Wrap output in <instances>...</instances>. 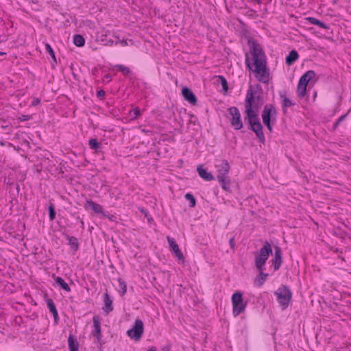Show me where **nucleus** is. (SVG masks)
Wrapping results in <instances>:
<instances>
[{"mask_svg": "<svg viewBox=\"0 0 351 351\" xmlns=\"http://www.w3.org/2000/svg\"><path fill=\"white\" fill-rule=\"evenodd\" d=\"M230 245H233V239H230Z\"/></svg>", "mask_w": 351, "mask_h": 351, "instance_id": "44", "label": "nucleus"}, {"mask_svg": "<svg viewBox=\"0 0 351 351\" xmlns=\"http://www.w3.org/2000/svg\"><path fill=\"white\" fill-rule=\"evenodd\" d=\"M114 67L121 71L124 75H128L130 71L129 68L123 64H117Z\"/></svg>", "mask_w": 351, "mask_h": 351, "instance_id": "29", "label": "nucleus"}, {"mask_svg": "<svg viewBox=\"0 0 351 351\" xmlns=\"http://www.w3.org/2000/svg\"><path fill=\"white\" fill-rule=\"evenodd\" d=\"M45 49L49 53L52 58L56 59L55 53L49 44H45Z\"/></svg>", "mask_w": 351, "mask_h": 351, "instance_id": "32", "label": "nucleus"}, {"mask_svg": "<svg viewBox=\"0 0 351 351\" xmlns=\"http://www.w3.org/2000/svg\"><path fill=\"white\" fill-rule=\"evenodd\" d=\"M91 335L94 338L95 343H100L102 335L101 330V320L98 315H95L93 317V330L91 331Z\"/></svg>", "mask_w": 351, "mask_h": 351, "instance_id": "11", "label": "nucleus"}, {"mask_svg": "<svg viewBox=\"0 0 351 351\" xmlns=\"http://www.w3.org/2000/svg\"><path fill=\"white\" fill-rule=\"evenodd\" d=\"M167 240L168 241L170 250L174 254V255L178 258V260L184 261V256L182 254V252L180 250L179 246L176 243L175 239L167 236Z\"/></svg>", "mask_w": 351, "mask_h": 351, "instance_id": "12", "label": "nucleus"}, {"mask_svg": "<svg viewBox=\"0 0 351 351\" xmlns=\"http://www.w3.org/2000/svg\"><path fill=\"white\" fill-rule=\"evenodd\" d=\"M219 77L221 80V86H222L223 89L226 91L227 89H228L227 81L226 80V79L223 76H219Z\"/></svg>", "mask_w": 351, "mask_h": 351, "instance_id": "35", "label": "nucleus"}, {"mask_svg": "<svg viewBox=\"0 0 351 351\" xmlns=\"http://www.w3.org/2000/svg\"><path fill=\"white\" fill-rule=\"evenodd\" d=\"M115 40H108L107 44L109 45L119 44L122 47L130 46L134 45V41L132 39H122L120 40L119 37L116 34H113Z\"/></svg>", "mask_w": 351, "mask_h": 351, "instance_id": "13", "label": "nucleus"}, {"mask_svg": "<svg viewBox=\"0 0 351 351\" xmlns=\"http://www.w3.org/2000/svg\"><path fill=\"white\" fill-rule=\"evenodd\" d=\"M118 285H119V292L121 295H123L127 291V285L126 283L121 278L117 280Z\"/></svg>", "mask_w": 351, "mask_h": 351, "instance_id": "24", "label": "nucleus"}, {"mask_svg": "<svg viewBox=\"0 0 351 351\" xmlns=\"http://www.w3.org/2000/svg\"><path fill=\"white\" fill-rule=\"evenodd\" d=\"M143 323L141 319H136L134 326L127 331L128 335L136 341L139 340L143 333Z\"/></svg>", "mask_w": 351, "mask_h": 351, "instance_id": "10", "label": "nucleus"}, {"mask_svg": "<svg viewBox=\"0 0 351 351\" xmlns=\"http://www.w3.org/2000/svg\"><path fill=\"white\" fill-rule=\"evenodd\" d=\"M129 114L131 117V119H136L141 117V115L140 109L137 107L130 110Z\"/></svg>", "mask_w": 351, "mask_h": 351, "instance_id": "27", "label": "nucleus"}, {"mask_svg": "<svg viewBox=\"0 0 351 351\" xmlns=\"http://www.w3.org/2000/svg\"><path fill=\"white\" fill-rule=\"evenodd\" d=\"M219 182L221 188L225 191H228L230 188V180L228 177L223 178L222 180H217Z\"/></svg>", "mask_w": 351, "mask_h": 351, "instance_id": "25", "label": "nucleus"}, {"mask_svg": "<svg viewBox=\"0 0 351 351\" xmlns=\"http://www.w3.org/2000/svg\"><path fill=\"white\" fill-rule=\"evenodd\" d=\"M49 215L50 220H53L56 216L54 207L53 205H50L49 207Z\"/></svg>", "mask_w": 351, "mask_h": 351, "instance_id": "34", "label": "nucleus"}, {"mask_svg": "<svg viewBox=\"0 0 351 351\" xmlns=\"http://www.w3.org/2000/svg\"><path fill=\"white\" fill-rule=\"evenodd\" d=\"M245 113L246 119L250 126V129L256 134L257 138L261 143H265V138L263 126L258 116V106L254 104V94L250 89L247 91L245 98Z\"/></svg>", "mask_w": 351, "mask_h": 351, "instance_id": "2", "label": "nucleus"}, {"mask_svg": "<svg viewBox=\"0 0 351 351\" xmlns=\"http://www.w3.org/2000/svg\"><path fill=\"white\" fill-rule=\"evenodd\" d=\"M89 146L91 149H96L99 147V143L96 139H90Z\"/></svg>", "mask_w": 351, "mask_h": 351, "instance_id": "33", "label": "nucleus"}, {"mask_svg": "<svg viewBox=\"0 0 351 351\" xmlns=\"http://www.w3.org/2000/svg\"><path fill=\"white\" fill-rule=\"evenodd\" d=\"M228 111L230 115V121L232 127L237 130H241L243 128V122L239 109L232 106L229 108Z\"/></svg>", "mask_w": 351, "mask_h": 351, "instance_id": "9", "label": "nucleus"}, {"mask_svg": "<svg viewBox=\"0 0 351 351\" xmlns=\"http://www.w3.org/2000/svg\"><path fill=\"white\" fill-rule=\"evenodd\" d=\"M298 53L295 50H292L286 57V64L287 65H292L298 59Z\"/></svg>", "mask_w": 351, "mask_h": 351, "instance_id": "18", "label": "nucleus"}, {"mask_svg": "<svg viewBox=\"0 0 351 351\" xmlns=\"http://www.w3.org/2000/svg\"><path fill=\"white\" fill-rule=\"evenodd\" d=\"M197 171L199 177L206 181H211L214 180V177L212 173L207 171V170L204 169L201 165L197 167Z\"/></svg>", "mask_w": 351, "mask_h": 351, "instance_id": "17", "label": "nucleus"}, {"mask_svg": "<svg viewBox=\"0 0 351 351\" xmlns=\"http://www.w3.org/2000/svg\"><path fill=\"white\" fill-rule=\"evenodd\" d=\"M272 264L274 265V270H278L282 263V254L280 247H276L275 248L274 258L272 259Z\"/></svg>", "mask_w": 351, "mask_h": 351, "instance_id": "16", "label": "nucleus"}, {"mask_svg": "<svg viewBox=\"0 0 351 351\" xmlns=\"http://www.w3.org/2000/svg\"><path fill=\"white\" fill-rule=\"evenodd\" d=\"M56 282L59 285L64 291L67 292L71 291V289L68 284L61 277H56L55 279Z\"/></svg>", "mask_w": 351, "mask_h": 351, "instance_id": "22", "label": "nucleus"}, {"mask_svg": "<svg viewBox=\"0 0 351 351\" xmlns=\"http://www.w3.org/2000/svg\"><path fill=\"white\" fill-rule=\"evenodd\" d=\"M182 95L185 100L190 104L195 105L197 103V99L193 93L187 87H184L182 89Z\"/></svg>", "mask_w": 351, "mask_h": 351, "instance_id": "14", "label": "nucleus"}, {"mask_svg": "<svg viewBox=\"0 0 351 351\" xmlns=\"http://www.w3.org/2000/svg\"><path fill=\"white\" fill-rule=\"evenodd\" d=\"M250 47L253 62L251 64L249 58L246 57V67L254 73L258 82L268 83L270 78L269 71L267 66L266 56L261 47L255 41H252L250 43Z\"/></svg>", "mask_w": 351, "mask_h": 351, "instance_id": "1", "label": "nucleus"}, {"mask_svg": "<svg viewBox=\"0 0 351 351\" xmlns=\"http://www.w3.org/2000/svg\"><path fill=\"white\" fill-rule=\"evenodd\" d=\"M40 103V99L39 98H33V99L31 102V106H36L39 105Z\"/></svg>", "mask_w": 351, "mask_h": 351, "instance_id": "37", "label": "nucleus"}, {"mask_svg": "<svg viewBox=\"0 0 351 351\" xmlns=\"http://www.w3.org/2000/svg\"><path fill=\"white\" fill-rule=\"evenodd\" d=\"M231 302L232 306V315L234 317H236L245 312L247 307V302L243 300L241 292H234L231 296Z\"/></svg>", "mask_w": 351, "mask_h": 351, "instance_id": "3", "label": "nucleus"}, {"mask_svg": "<svg viewBox=\"0 0 351 351\" xmlns=\"http://www.w3.org/2000/svg\"><path fill=\"white\" fill-rule=\"evenodd\" d=\"M73 43L75 46L81 47L84 45L85 40L82 36L77 34L73 37Z\"/></svg>", "mask_w": 351, "mask_h": 351, "instance_id": "23", "label": "nucleus"}, {"mask_svg": "<svg viewBox=\"0 0 351 351\" xmlns=\"http://www.w3.org/2000/svg\"><path fill=\"white\" fill-rule=\"evenodd\" d=\"M104 310L108 313L112 311V301L110 299L109 295L106 293L104 295Z\"/></svg>", "mask_w": 351, "mask_h": 351, "instance_id": "19", "label": "nucleus"}, {"mask_svg": "<svg viewBox=\"0 0 351 351\" xmlns=\"http://www.w3.org/2000/svg\"><path fill=\"white\" fill-rule=\"evenodd\" d=\"M272 252L271 245L265 242L260 251L255 254V265L259 271L263 270V266Z\"/></svg>", "mask_w": 351, "mask_h": 351, "instance_id": "5", "label": "nucleus"}, {"mask_svg": "<svg viewBox=\"0 0 351 351\" xmlns=\"http://www.w3.org/2000/svg\"><path fill=\"white\" fill-rule=\"evenodd\" d=\"M277 110L272 104H266L261 113L263 123L267 127L269 132H272L271 121L275 122L276 119Z\"/></svg>", "mask_w": 351, "mask_h": 351, "instance_id": "4", "label": "nucleus"}, {"mask_svg": "<svg viewBox=\"0 0 351 351\" xmlns=\"http://www.w3.org/2000/svg\"><path fill=\"white\" fill-rule=\"evenodd\" d=\"M346 116V114H344V115H341V116L338 119V121H337V124H338L339 122H341V121H343V120L345 119Z\"/></svg>", "mask_w": 351, "mask_h": 351, "instance_id": "40", "label": "nucleus"}, {"mask_svg": "<svg viewBox=\"0 0 351 351\" xmlns=\"http://www.w3.org/2000/svg\"><path fill=\"white\" fill-rule=\"evenodd\" d=\"M6 53L5 52H2V51H0V56H4L5 55Z\"/></svg>", "mask_w": 351, "mask_h": 351, "instance_id": "42", "label": "nucleus"}, {"mask_svg": "<svg viewBox=\"0 0 351 351\" xmlns=\"http://www.w3.org/2000/svg\"><path fill=\"white\" fill-rule=\"evenodd\" d=\"M68 346L70 351H78V343L75 341L72 335L69 336Z\"/></svg>", "mask_w": 351, "mask_h": 351, "instance_id": "21", "label": "nucleus"}, {"mask_svg": "<svg viewBox=\"0 0 351 351\" xmlns=\"http://www.w3.org/2000/svg\"><path fill=\"white\" fill-rule=\"evenodd\" d=\"M147 351H157V350L155 348H152L149 349Z\"/></svg>", "mask_w": 351, "mask_h": 351, "instance_id": "41", "label": "nucleus"}, {"mask_svg": "<svg viewBox=\"0 0 351 351\" xmlns=\"http://www.w3.org/2000/svg\"><path fill=\"white\" fill-rule=\"evenodd\" d=\"M184 197H185L186 199L189 201L191 208H193L195 206L196 200H195L194 196L191 193H187L185 194Z\"/></svg>", "mask_w": 351, "mask_h": 351, "instance_id": "28", "label": "nucleus"}, {"mask_svg": "<svg viewBox=\"0 0 351 351\" xmlns=\"http://www.w3.org/2000/svg\"><path fill=\"white\" fill-rule=\"evenodd\" d=\"M306 20L308 21L311 24L317 25L319 23V20L314 18V17H307L306 18Z\"/></svg>", "mask_w": 351, "mask_h": 351, "instance_id": "36", "label": "nucleus"}, {"mask_svg": "<svg viewBox=\"0 0 351 351\" xmlns=\"http://www.w3.org/2000/svg\"><path fill=\"white\" fill-rule=\"evenodd\" d=\"M69 244L71 246L72 249H73L74 250H76L78 247V245H77V239L75 237H71L69 239Z\"/></svg>", "mask_w": 351, "mask_h": 351, "instance_id": "31", "label": "nucleus"}, {"mask_svg": "<svg viewBox=\"0 0 351 351\" xmlns=\"http://www.w3.org/2000/svg\"><path fill=\"white\" fill-rule=\"evenodd\" d=\"M277 301L282 308H286L291 300L292 293L290 289L284 285L280 286L275 292Z\"/></svg>", "mask_w": 351, "mask_h": 351, "instance_id": "7", "label": "nucleus"}, {"mask_svg": "<svg viewBox=\"0 0 351 351\" xmlns=\"http://www.w3.org/2000/svg\"><path fill=\"white\" fill-rule=\"evenodd\" d=\"M315 76V73L312 70H309L300 77L296 90V94L299 98H303L306 95L307 85Z\"/></svg>", "mask_w": 351, "mask_h": 351, "instance_id": "6", "label": "nucleus"}, {"mask_svg": "<svg viewBox=\"0 0 351 351\" xmlns=\"http://www.w3.org/2000/svg\"><path fill=\"white\" fill-rule=\"evenodd\" d=\"M47 307L50 312L53 313V315L56 317L58 316V311L56 310V305L51 300H47Z\"/></svg>", "mask_w": 351, "mask_h": 351, "instance_id": "26", "label": "nucleus"}, {"mask_svg": "<svg viewBox=\"0 0 351 351\" xmlns=\"http://www.w3.org/2000/svg\"><path fill=\"white\" fill-rule=\"evenodd\" d=\"M260 274L259 276L254 280V285L256 287H261L263 285L265 281L266 280V278L267 277V274H265L262 271H259Z\"/></svg>", "mask_w": 351, "mask_h": 351, "instance_id": "20", "label": "nucleus"}, {"mask_svg": "<svg viewBox=\"0 0 351 351\" xmlns=\"http://www.w3.org/2000/svg\"><path fill=\"white\" fill-rule=\"evenodd\" d=\"M317 25L322 29H328V26L320 21H319Z\"/></svg>", "mask_w": 351, "mask_h": 351, "instance_id": "38", "label": "nucleus"}, {"mask_svg": "<svg viewBox=\"0 0 351 351\" xmlns=\"http://www.w3.org/2000/svg\"><path fill=\"white\" fill-rule=\"evenodd\" d=\"M84 208L86 210L91 209L97 214H104L101 206L92 200H87L85 203Z\"/></svg>", "mask_w": 351, "mask_h": 351, "instance_id": "15", "label": "nucleus"}, {"mask_svg": "<svg viewBox=\"0 0 351 351\" xmlns=\"http://www.w3.org/2000/svg\"><path fill=\"white\" fill-rule=\"evenodd\" d=\"M22 121H25V120H27L26 119V116H23V119H21Z\"/></svg>", "mask_w": 351, "mask_h": 351, "instance_id": "43", "label": "nucleus"}, {"mask_svg": "<svg viewBox=\"0 0 351 351\" xmlns=\"http://www.w3.org/2000/svg\"><path fill=\"white\" fill-rule=\"evenodd\" d=\"M97 95L98 97H104L105 96V91L103 90H99L97 93Z\"/></svg>", "mask_w": 351, "mask_h": 351, "instance_id": "39", "label": "nucleus"}, {"mask_svg": "<svg viewBox=\"0 0 351 351\" xmlns=\"http://www.w3.org/2000/svg\"><path fill=\"white\" fill-rule=\"evenodd\" d=\"M281 98L282 99L283 108L290 107L293 105L291 101L289 99H288L286 96H281Z\"/></svg>", "mask_w": 351, "mask_h": 351, "instance_id": "30", "label": "nucleus"}, {"mask_svg": "<svg viewBox=\"0 0 351 351\" xmlns=\"http://www.w3.org/2000/svg\"><path fill=\"white\" fill-rule=\"evenodd\" d=\"M215 167L216 169L217 180H222L228 177L230 167L226 160L218 159L215 160Z\"/></svg>", "mask_w": 351, "mask_h": 351, "instance_id": "8", "label": "nucleus"}]
</instances>
